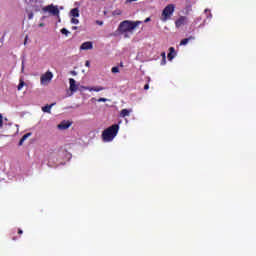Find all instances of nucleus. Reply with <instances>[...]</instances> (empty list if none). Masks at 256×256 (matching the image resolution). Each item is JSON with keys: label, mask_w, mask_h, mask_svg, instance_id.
Here are the masks:
<instances>
[{"label": "nucleus", "mask_w": 256, "mask_h": 256, "mask_svg": "<svg viewBox=\"0 0 256 256\" xmlns=\"http://www.w3.org/2000/svg\"><path fill=\"white\" fill-rule=\"evenodd\" d=\"M141 25V21H130V20H124L119 24L118 31L119 33H125V37H129L127 33H133L137 27Z\"/></svg>", "instance_id": "1"}, {"label": "nucleus", "mask_w": 256, "mask_h": 256, "mask_svg": "<svg viewBox=\"0 0 256 256\" xmlns=\"http://www.w3.org/2000/svg\"><path fill=\"white\" fill-rule=\"evenodd\" d=\"M117 133H119V126L118 124H113L112 126L106 128L102 132V139L104 143H111L117 137Z\"/></svg>", "instance_id": "2"}, {"label": "nucleus", "mask_w": 256, "mask_h": 256, "mask_svg": "<svg viewBox=\"0 0 256 256\" xmlns=\"http://www.w3.org/2000/svg\"><path fill=\"white\" fill-rule=\"evenodd\" d=\"M173 13H175V4H168L162 11L161 21L163 23L169 21L173 17Z\"/></svg>", "instance_id": "3"}, {"label": "nucleus", "mask_w": 256, "mask_h": 256, "mask_svg": "<svg viewBox=\"0 0 256 256\" xmlns=\"http://www.w3.org/2000/svg\"><path fill=\"white\" fill-rule=\"evenodd\" d=\"M43 13H50V15H59V8L53 4L42 8Z\"/></svg>", "instance_id": "4"}, {"label": "nucleus", "mask_w": 256, "mask_h": 256, "mask_svg": "<svg viewBox=\"0 0 256 256\" xmlns=\"http://www.w3.org/2000/svg\"><path fill=\"white\" fill-rule=\"evenodd\" d=\"M51 79H53V72L47 71L40 77V83L45 85V83H50Z\"/></svg>", "instance_id": "5"}, {"label": "nucleus", "mask_w": 256, "mask_h": 256, "mask_svg": "<svg viewBox=\"0 0 256 256\" xmlns=\"http://www.w3.org/2000/svg\"><path fill=\"white\" fill-rule=\"evenodd\" d=\"M188 22H189V18H187V16H180L175 21V27L176 29H180V27H183V25H187Z\"/></svg>", "instance_id": "6"}, {"label": "nucleus", "mask_w": 256, "mask_h": 256, "mask_svg": "<svg viewBox=\"0 0 256 256\" xmlns=\"http://www.w3.org/2000/svg\"><path fill=\"white\" fill-rule=\"evenodd\" d=\"M71 127V122L69 121H62L60 124H58L57 128L60 131H65V129H69Z\"/></svg>", "instance_id": "7"}, {"label": "nucleus", "mask_w": 256, "mask_h": 256, "mask_svg": "<svg viewBox=\"0 0 256 256\" xmlns=\"http://www.w3.org/2000/svg\"><path fill=\"white\" fill-rule=\"evenodd\" d=\"M70 83V91L71 93H76L77 89H79V85H76V81L73 78L69 79Z\"/></svg>", "instance_id": "8"}, {"label": "nucleus", "mask_w": 256, "mask_h": 256, "mask_svg": "<svg viewBox=\"0 0 256 256\" xmlns=\"http://www.w3.org/2000/svg\"><path fill=\"white\" fill-rule=\"evenodd\" d=\"M81 89H87L88 91H95L99 93V91H103L105 88L103 86L89 87V86H81Z\"/></svg>", "instance_id": "9"}, {"label": "nucleus", "mask_w": 256, "mask_h": 256, "mask_svg": "<svg viewBox=\"0 0 256 256\" xmlns=\"http://www.w3.org/2000/svg\"><path fill=\"white\" fill-rule=\"evenodd\" d=\"M80 49L82 51H89L91 49H93V42H84L82 43V45L80 46Z\"/></svg>", "instance_id": "10"}, {"label": "nucleus", "mask_w": 256, "mask_h": 256, "mask_svg": "<svg viewBox=\"0 0 256 256\" xmlns=\"http://www.w3.org/2000/svg\"><path fill=\"white\" fill-rule=\"evenodd\" d=\"M168 61H173L175 59V48L170 47L169 48V53H168Z\"/></svg>", "instance_id": "11"}, {"label": "nucleus", "mask_w": 256, "mask_h": 256, "mask_svg": "<svg viewBox=\"0 0 256 256\" xmlns=\"http://www.w3.org/2000/svg\"><path fill=\"white\" fill-rule=\"evenodd\" d=\"M31 135H33V133H31V132L24 134L19 141V145L20 146L23 145V143H25V141H27V139H29V137H31Z\"/></svg>", "instance_id": "12"}, {"label": "nucleus", "mask_w": 256, "mask_h": 256, "mask_svg": "<svg viewBox=\"0 0 256 256\" xmlns=\"http://www.w3.org/2000/svg\"><path fill=\"white\" fill-rule=\"evenodd\" d=\"M193 40H195V36H190L188 38L181 40L180 45H187V43H189V41H193Z\"/></svg>", "instance_id": "13"}, {"label": "nucleus", "mask_w": 256, "mask_h": 256, "mask_svg": "<svg viewBox=\"0 0 256 256\" xmlns=\"http://www.w3.org/2000/svg\"><path fill=\"white\" fill-rule=\"evenodd\" d=\"M131 115V110L122 109L120 112V117H129Z\"/></svg>", "instance_id": "14"}, {"label": "nucleus", "mask_w": 256, "mask_h": 256, "mask_svg": "<svg viewBox=\"0 0 256 256\" xmlns=\"http://www.w3.org/2000/svg\"><path fill=\"white\" fill-rule=\"evenodd\" d=\"M53 105H55V104L46 105V106L42 107V111L44 113H51V109H52Z\"/></svg>", "instance_id": "15"}, {"label": "nucleus", "mask_w": 256, "mask_h": 256, "mask_svg": "<svg viewBox=\"0 0 256 256\" xmlns=\"http://www.w3.org/2000/svg\"><path fill=\"white\" fill-rule=\"evenodd\" d=\"M71 17H79V8H74L70 11Z\"/></svg>", "instance_id": "16"}, {"label": "nucleus", "mask_w": 256, "mask_h": 256, "mask_svg": "<svg viewBox=\"0 0 256 256\" xmlns=\"http://www.w3.org/2000/svg\"><path fill=\"white\" fill-rule=\"evenodd\" d=\"M60 32L62 33V35H66V37L69 35V31H68V29L67 28H62L61 30H60Z\"/></svg>", "instance_id": "17"}, {"label": "nucleus", "mask_w": 256, "mask_h": 256, "mask_svg": "<svg viewBox=\"0 0 256 256\" xmlns=\"http://www.w3.org/2000/svg\"><path fill=\"white\" fill-rule=\"evenodd\" d=\"M23 87H25V82L24 81H20V83L18 85V91H21V89H23Z\"/></svg>", "instance_id": "18"}, {"label": "nucleus", "mask_w": 256, "mask_h": 256, "mask_svg": "<svg viewBox=\"0 0 256 256\" xmlns=\"http://www.w3.org/2000/svg\"><path fill=\"white\" fill-rule=\"evenodd\" d=\"M71 23H73V25H79V19H77V18H72V19H71Z\"/></svg>", "instance_id": "19"}, {"label": "nucleus", "mask_w": 256, "mask_h": 256, "mask_svg": "<svg viewBox=\"0 0 256 256\" xmlns=\"http://www.w3.org/2000/svg\"><path fill=\"white\" fill-rule=\"evenodd\" d=\"M111 71L112 73H119V68L117 66L112 67Z\"/></svg>", "instance_id": "20"}, {"label": "nucleus", "mask_w": 256, "mask_h": 256, "mask_svg": "<svg viewBox=\"0 0 256 256\" xmlns=\"http://www.w3.org/2000/svg\"><path fill=\"white\" fill-rule=\"evenodd\" d=\"M0 129H3V114H0Z\"/></svg>", "instance_id": "21"}, {"label": "nucleus", "mask_w": 256, "mask_h": 256, "mask_svg": "<svg viewBox=\"0 0 256 256\" xmlns=\"http://www.w3.org/2000/svg\"><path fill=\"white\" fill-rule=\"evenodd\" d=\"M98 103H107V98H99Z\"/></svg>", "instance_id": "22"}, {"label": "nucleus", "mask_w": 256, "mask_h": 256, "mask_svg": "<svg viewBox=\"0 0 256 256\" xmlns=\"http://www.w3.org/2000/svg\"><path fill=\"white\" fill-rule=\"evenodd\" d=\"M34 11H41V8L39 6H36V5H32Z\"/></svg>", "instance_id": "23"}, {"label": "nucleus", "mask_w": 256, "mask_h": 256, "mask_svg": "<svg viewBox=\"0 0 256 256\" xmlns=\"http://www.w3.org/2000/svg\"><path fill=\"white\" fill-rule=\"evenodd\" d=\"M121 13L122 11L118 9L113 12V15H121Z\"/></svg>", "instance_id": "24"}, {"label": "nucleus", "mask_w": 256, "mask_h": 256, "mask_svg": "<svg viewBox=\"0 0 256 256\" xmlns=\"http://www.w3.org/2000/svg\"><path fill=\"white\" fill-rule=\"evenodd\" d=\"M166 63H167V58H162L161 65H166Z\"/></svg>", "instance_id": "25"}, {"label": "nucleus", "mask_w": 256, "mask_h": 256, "mask_svg": "<svg viewBox=\"0 0 256 256\" xmlns=\"http://www.w3.org/2000/svg\"><path fill=\"white\" fill-rule=\"evenodd\" d=\"M161 57H162V59H167L166 53H165V52H162V53H161Z\"/></svg>", "instance_id": "26"}, {"label": "nucleus", "mask_w": 256, "mask_h": 256, "mask_svg": "<svg viewBox=\"0 0 256 256\" xmlns=\"http://www.w3.org/2000/svg\"><path fill=\"white\" fill-rule=\"evenodd\" d=\"M85 66H86V67H91V62H89V60H87V61L85 62Z\"/></svg>", "instance_id": "27"}, {"label": "nucleus", "mask_w": 256, "mask_h": 256, "mask_svg": "<svg viewBox=\"0 0 256 256\" xmlns=\"http://www.w3.org/2000/svg\"><path fill=\"white\" fill-rule=\"evenodd\" d=\"M28 19H33V12H30V13L28 14Z\"/></svg>", "instance_id": "28"}, {"label": "nucleus", "mask_w": 256, "mask_h": 256, "mask_svg": "<svg viewBox=\"0 0 256 256\" xmlns=\"http://www.w3.org/2000/svg\"><path fill=\"white\" fill-rule=\"evenodd\" d=\"M96 25H100V26L103 25V21L97 20Z\"/></svg>", "instance_id": "29"}, {"label": "nucleus", "mask_w": 256, "mask_h": 256, "mask_svg": "<svg viewBox=\"0 0 256 256\" xmlns=\"http://www.w3.org/2000/svg\"><path fill=\"white\" fill-rule=\"evenodd\" d=\"M149 21H151V18H150V17L146 18V19L144 20V23H149Z\"/></svg>", "instance_id": "30"}, {"label": "nucleus", "mask_w": 256, "mask_h": 256, "mask_svg": "<svg viewBox=\"0 0 256 256\" xmlns=\"http://www.w3.org/2000/svg\"><path fill=\"white\" fill-rule=\"evenodd\" d=\"M135 1H137V0H126L125 3H126V4H127V3H133V2H135Z\"/></svg>", "instance_id": "31"}, {"label": "nucleus", "mask_w": 256, "mask_h": 256, "mask_svg": "<svg viewBox=\"0 0 256 256\" xmlns=\"http://www.w3.org/2000/svg\"><path fill=\"white\" fill-rule=\"evenodd\" d=\"M144 89L147 91L149 89V84L144 85Z\"/></svg>", "instance_id": "32"}, {"label": "nucleus", "mask_w": 256, "mask_h": 256, "mask_svg": "<svg viewBox=\"0 0 256 256\" xmlns=\"http://www.w3.org/2000/svg\"><path fill=\"white\" fill-rule=\"evenodd\" d=\"M18 235H23V230L18 229Z\"/></svg>", "instance_id": "33"}, {"label": "nucleus", "mask_w": 256, "mask_h": 256, "mask_svg": "<svg viewBox=\"0 0 256 256\" xmlns=\"http://www.w3.org/2000/svg\"><path fill=\"white\" fill-rule=\"evenodd\" d=\"M72 29L75 31L77 30V26H73Z\"/></svg>", "instance_id": "34"}, {"label": "nucleus", "mask_w": 256, "mask_h": 256, "mask_svg": "<svg viewBox=\"0 0 256 256\" xmlns=\"http://www.w3.org/2000/svg\"><path fill=\"white\" fill-rule=\"evenodd\" d=\"M31 3H37V0H31Z\"/></svg>", "instance_id": "35"}, {"label": "nucleus", "mask_w": 256, "mask_h": 256, "mask_svg": "<svg viewBox=\"0 0 256 256\" xmlns=\"http://www.w3.org/2000/svg\"><path fill=\"white\" fill-rule=\"evenodd\" d=\"M13 239V241H17V238L16 237H14V238H12Z\"/></svg>", "instance_id": "36"}, {"label": "nucleus", "mask_w": 256, "mask_h": 256, "mask_svg": "<svg viewBox=\"0 0 256 256\" xmlns=\"http://www.w3.org/2000/svg\"><path fill=\"white\" fill-rule=\"evenodd\" d=\"M25 43H27V36H26V38H25V42H24V44H25Z\"/></svg>", "instance_id": "37"}, {"label": "nucleus", "mask_w": 256, "mask_h": 256, "mask_svg": "<svg viewBox=\"0 0 256 256\" xmlns=\"http://www.w3.org/2000/svg\"><path fill=\"white\" fill-rule=\"evenodd\" d=\"M40 27H43V24H40Z\"/></svg>", "instance_id": "38"}]
</instances>
